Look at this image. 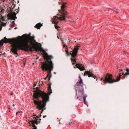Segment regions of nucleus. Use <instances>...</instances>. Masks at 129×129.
Masks as SVG:
<instances>
[{"label": "nucleus", "mask_w": 129, "mask_h": 129, "mask_svg": "<svg viewBox=\"0 0 129 129\" xmlns=\"http://www.w3.org/2000/svg\"><path fill=\"white\" fill-rule=\"evenodd\" d=\"M22 37L25 38V41L23 42H21V37L19 36L16 38H13L12 39H7L6 37L0 41V46L3 45V43H12L11 51L15 54H17V51L18 49H22L25 51H29L32 52L34 49L36 51H42L43 53V55L44 56V53L48 54L46 51L42 48L41 47L37 46L29 45L28 43H29L30 40L28 35H23Z\"/></svg>", "instance_id": "nucleus-1"}, {"label": "nucleus", "mask_w": 129, "mask_h": 129, "mask_svg": "<svg viewBox=\"0 0 129 129\" xmlns=\"http://www.w3.org/2000/svg\"><path fill=\"white\" fill-rule=\"evenodd\" d=\"M36 85V84H34L33 89L36 90L34 91L35 93L33 95L34 99H38L39 97H41L43 99V102L39 100L37 101L33 99L34 103L37 106V108H39V110H40L42 109L41 113H42L43 110L46 109L45 106L46 103L49 101V96L48 95L44 92H43L40 90L38 89V87H37L36 88H34L35 86Z\"/></svg>", "instance_id": "nucleus-2"}, {"label": "nucleus", "mask_w": 129, "mask_h": 129, "mask_svg": "<svg viewBox=\"0 0 129 129\" xmlns=\"http://www.w3.org/2000/svg\"><path fill=\"white\" fill-rule=\"evenodd\" d=\"M43 57L44 59L46 60L44 62H41L42 64L41 68L43 70L47 71L48 73L44 79H46L47 77H49L48 80L49 81L52 77L51 72L54 67V64L51 60L53 57L52 56L46 53L44 54Z\"/></svg>", "instance_id": "nucleus-3"}, {"label": "nucleus", "mask_w": 129, "mask_h": 129, "mask_svg": "<svg viewBox=\"0 0 129 129\" xmlns=\"http://www.w3.org/2000/svg\"><path fill=\"white\" fill-rule=\"evenodd\" d=\"M66 6L65 5L64 3L63 4L61 7L62 12H61V14L60 15V17H57L56 16H54L52 19V23H54L55 24H57L58 23V20H65L66 19V17L65 16L67 15L68 12H67L64 11Z\"/></svg>", "instance_id": "nucleus-4"}, {"label": "nucleus", "mask_w": 129, "mask_h": 129, "mask_svg": "<svg viewBox=\"0 0 129 129\" xmlns=\"http://www.w3.org/2000/svg\"><path fill=\"white\" fill-rule=\"evenodd\" d=\"M80 46H76L73 49L72 51H71L70 53L68 52V49L66 50V53L68 55H69L70 54L71 56V60L73 65L75 64L76 62V57L77 55L78 49Z\"/></svg>", "instance_id": "nucleus-5"}, {"label": "nucleus", "mask_w": 129, "mask_h": 129, "mask_svg": "<svg viewBox=\"0 0 129 129\" xmlns=\"http://www.w3.org/2000/svg\"><path fill=\"white\" fill-rule=\"evenodd\" d=\"M120 70L121 71H123L122 74L120 73L119 74V76H118L117 78L115 80L114 79V83L115 82H118L120 80L121 76L122 75H123L124 76V78L127 77V76L129 75V69L127 68L125 70H122L121 69Z\"/></svg>", "instance_id": "nucleus-6"}, {"label": "nucleus", "mask_w": 129, "mask_h": 129, "mask_svg": "<svg viewBox=\"0 0 129 129\" xmlns=\"http://www.w3.org/2000/svg\"><path fill=\"white\" fill-rule=\"evenodd\" d=\"M112 75L107 74L105 76H104V79L103 81H105L104 83H108L112 84L114 83V79H113Z\"/></svg>", "instance_id": "nucleus-7"}, {"label": "nucleus", "mask_w": 129, "mask_h": 129, "mask_svg": "<svg viewBox=\"0 0 129 129\" xmlns=\"http://www.w3.org/2000/svg\"><path fill=\"white\" fill-rule=\"evenodd\" d=\"M16 13L14 12L13 13L10 12L8 15V19H9L15 20L17 18L16 16Z\"/></svg>", "instance_id": "nucleus-8"}, {"label": "nucleus", "mask_w": 129, "mask_h": 129, "mask_svg": "<svg viewBox=\"0 0 129 129\" xmlns=\"http://www.w3.org/2000/svg\"><path fill=\"white\" fill-rule=\"evenodd\" d=\"M28 36L29 39L30 40L29 43H30L32 45L36 46L35 44L33 43V42H35V43L38 44V43L34 39L35 37L34 36L32 37L30 35H28ZM38 45H37V46Z\"/></svg>", "instance_id": "nucleus-9"}, {"label": "nucleus", "mask_w": 129, "mask_h": 129, "mask_svg": "<svg viewBox=\"0 0 129 129\" xmlns=\"http://www.w3.org/2000/svg\"><path fill=\"white\" fill-rule=\"evenodd\" d=\"M85 75H88V77H91L93 78L94 79H95L96 78V76L94 75V74L88 71H86L84 74V76H85Z\"/></svg>", "instance_id": "nucleus-10"}, {"label": "nucleus", "mask_w": 129, "mask_h": 129, "mask_svg": "<svg viewBox=\"0 0 129 129\" xmlns=\"http://www.w3.org/2000/svg\"><path fill=\"white\" fill-rule=\"evenodd\" d=\"M76 63V62L75 63ZM75 64L76 65H75V66L74 67V68H76V67H77V68H78L80 71H83L84 70H85L84 67H81L82 65V64H81L80 63V64L79 63H75Z\"/></svg>", "instance_id": "nucleus-11"}, {"label": "nucleus", "mask_w": 129, "mask_h": 129, "mask_svg": "<svg viewBox=\"0 0 129 129\" xmlns=\"http://www.w3.org/2000/svg\"><path fill=\"white\" fill-rule=\"evenodd\" d=\"M79 78H80V81H79V82H77L76 84V85H80L81 86H82L83 85V84L82 80L80 76H79Z\"/></svg>", "instance_id": "nucleus-12"}, {"label": "nucleus", "mask_w": 129, "mask_h": 129, "mask_svg": "<svg viewBox=\"0 0 129 129\" xmlns=\"http://www.w3.org/2000/svg\"><path fill=\"white\" fill-rule=\"evenodd\" d=\"M1 16H2L1 15ZM4 20V17H1L0 16V22H1V23H2L3 25H5L6 24V23H3V21ZM2 28V27L0 25V31L1 30Z\"/></svg>", "instance_id": "nucleus-13"}, {"label": "nucleus", "mask_w": 129, "mask_h": 129, "mask_svg": "<svg viewBox=\"0 0 129 129\" xmlns=\"http://www.w3.org/2000/svg\"><path fill=\"white\" fill-rule=\"evenodd\" d=\"M37 117H34V118L36 120H32L31 121H29V123L30 124V122H31L32 123V124H37L38 123V122L37 120V119H38V118H39V117L38 116H36Z\"/></svg>", "instance_id": "nucleus-14"}, {"label": "nucleus", "mask_w": 129, "mask_h": 129, "mask_svg": "<svg viewBox=\"0 0 129 129\" xmlns=\"http://www.w3.org/2000/svg\"><path fill=\"white\" fill-rule=\"evenodd\" d=\"M42 26V24L39 23H38L35 26V27L36 28H38L40 29V27Z\"/></svg>", "instance_id": "nucleus-15"}, {"label": "nucleus", "mask_w": 129, "mask_h": 129, "mask_svg": "<svg viewBox=\"0 0 129 129\" xmlns=\"http://www.w3.org/2000/svg\"><path fill=\"white\" fill-rule=\"evenodd\" d=\"M62 43L64 44L63 45L64 47H66V48H67V46L66 45L67 43V39H65L64 41H63L62 40Z\"/></svg>", "instance_id": "nucleus-16"}, {"label": "nucleus", "mask_w": 129, "mask_h": 129, "mask_svg": "<svg viewBox=\"0 0 129 129\" xmlns=\"http://www.w3.org/2000/svg\"><path fill=\"white\" fill-rule=\"evenodd\" d=\"M48 92H50V93H49V94H50L52 93V90L51 89V85H49L48 86Z\"/></svg>", "instance_id": "nucleus-17"}, {"label": "nucleus", "mask_w": 129, "mask_h": 129, "mask_svg": "<svg viewBox=\"0 0 129 129\" xmlns=\"http://www.w3.org/2000/svg\"><path fill=\"white\" fill-rule=\"evenodd\" d=\"M83 98L84 101V103L86 105L88 106V105L87 104V103L86 101V98L87 97V96L86 95L85 96H83Z\"/></svg>", "instance_id": "nucleus-18"}, {"label": "nucleus", "mask_w": 129, "mask_h": 129, "mask_svg": "<svg viewBox=\"0 0 129 129\" xmlns=\"http://www.w3.org/2000/svg\"><path fill=\"white\" fill-rule=\"evenodd\" d=\"M57 24H55V28L56 29H57V30H58V28H59L60 27L59 26H57Z\"/></svg>", "instance_id": "nucleus-19"}, {"label": "nucleus", "mask_w": 129, "mask_h": 129, "mask_svg": "<svg viewBox=\"0 0 129 129\" xmlns=\"http://www.w3.org/2000/svg\"><path fill=\"white\" fill-rule=\"evenodd\" d=\"M30 126H32L33 127H34V128H37V127L36 126V125H35V124H33L32 125H31V124H30Z\"/></svg>", "instance_id": "nucleus-20"}, {"label": "nucleus", "mask_w": 129, "mask_h": 129, "mask_svg": "<svg viewBox=\"0 0 129 129\" xmlns=\"http://www.w3.org/2000/svg\"><path fill=\"white\" fill-rule=\"evenodd\" d=\"M43 81H42V83H41V82H39V85H40V84H41V85H42L43 84Z\"/></svg>", "instance_id": "nucleus-21"}, {"label": "nucleus", "mask_w": 129, "mask_h": 129, "mask_svg": "<svg viewBox=\"0 0 129 129\" xmlns=\"http://www.w3.org/2000/svg\"><path fill=\"white\" fill-rule=\"evenodd\" d=\"M33 115L34 117H37V116L34 114H33Z\"/></svg>", "instance_id": "nucleus-22"}, {"label": "nucleus", "mask_w": 129, "mask_h": 129, "mask_svg": "<svg viewBox=\"0 0 129 129\" xmlns=\"http://www.w3.org/2000/svg\"><path fill=\"white\" fill-rule=\"evenodd\" d=\"M79 92H81L82 94H83V92L82 91H81V90H79Z\"/></svg>", "instance_id": "nucleus-23"}, {"label": "nucleus", "mask_w": 129, "mask_h": 129, "mask_svg": "<svg viewBox=\"0 0 129 129\" xmlns=\"http://www.w3.org/2000/svg\"><path fill=\"white\" fill-rule=\"evenodd\" d=\"M119 11L118 9V10H117L116 11V12L117 13H119Z\"/></svg>", "instance_id": "nucleus-24"}, {"label": "nucleus", "mask_w": 129, "mask_h": 129, "mask_svg": "<svg viewBox=\"0 0 129 129\" xmlns=\"http://www.w3.org/2000/svg\"><path fill=\"white\" fill-rule=\"evenodd\" d=\"M104 79V78H102L101 79V81H102V80H103Z\"/></svg>", "instance_id": "nucleus-25"}, {"label": "nucleus", "mask_w": 129, "mask_h": 129, "mask_svg": "<svg viewBox=\"0 0 129 129\" xmlns=\"http://www.w3.org/2000/svg\"><path fill=\"white\" fill-rule=\"evenodd\" d=\"M14 25H13V24L11 25V26L12 27H14Z\"/></svg>", "instance_id": "nucleus-26"}, {"label": "nucleus", "mask_w": 129, "mask_h": 129, "mask_svg": "<svg viewBox=\"0 0 129 129\" xmlns=\"http://www.w3.org/2000/svg\"><path fill=\"white\" fill-rule=\"evenodd\" d=\"M12 23H13V25H14L15 24V23H14V21H13L12 22Z\"/></svg>", "instance_id": "nucleus-27"}, {"label": "nucleus", "mask_w": 129, "mask_h": 129, "mask_svg": "<svg viewBox=\"0 0 129 129\" xmlns=\"http://www.w3.org/2000/svg\"><path fill=\"white\" fill-rule=\"evenodd\" d=\"M46 117V116H44L43 117L44 118H45V117Z\"/></svg>", "instance_id": "nucleus-28"}, {"label": "nucleus", "mask_w": 129, "mask_h": 129, "mask_svg": "<svg viewBox=\"0 0 129 129\" xmlns=\"http://www.w3.org/2000/svg\"><path fill=\"white\" fill-rule=\"evenodd\" d=\"M19 112H17V113H16V115H17V113H19Z\"/></svg>", "instance_id": "nucleus-29"}, {"label": "nucleus", "mask_w": 129, "mask_h": 129, "mask_svg": "<svg viewBox=\"0 0 129 129\" xmlns=\"http://www.w3.org/2000/svg\"><path fill=\"white\" fill-rule=\"evenodd\" d=\"M13 93L11 92V95H13Z\"/></svg>", "instance_id": "nucleus-30"}, {"label": "nucleus", "mask_w": 129, "mask_h": 129, "mask_svg": "<svg viewBox=\"0 0 129 129\" xmlns=\"http://www.w3.org/2000/svg\"><path fill=\"white\" fill-rule=\"evenodd\" d=\"M33 129H37L36 128H33Z\"/></svg>", "instance_id": "nucleus-31"}, {"label": "nucleus", "mask_w": 129, "mask_h": 129, "mask_svg": "<svg viewBox=\"0 0 129 129\" xmlns=\"http://www.w3.org/2000/svg\"><path fill=\"white\" fill-rule=\"evenodd\" d=\"M12 105L13 106H15V105H14V104H13V105Z\"/></svg>", "instance_id": "nucleus-32"}, {"label": "nucleus", "mask_w": 129, "mask_h": 129, "mask_svg": "<svg viewBox=\"0 0 129 129\" xmlns=\"http://www.w3.org/2000/svg\"><path fill=\"white\" fill-rule=\"evenodd\" d=\"M59 12H60L61 11H60V10H59Z\"/></svg>", "instance_id": "nucleus-33"}, {"label": "nucleus", "mask_w": 129, "mask_h": 129, "mask_svg": "<svg viewBox=\"0 0 129 129\" xmlns=\"http://www.w3.org/2000/svg\"><path fill=\"white\" fill-rule=\"evenodd\" d=\"M40 120H41V119H39Z\"/></svg>", "instance_id": "nucleus-34"}, {"label": "nucleus", "mask_w": 129, "mask_h": 129, "mask_svg": "<svg viewBox=\"0 0 129 129\" xmlns=\"http://www.w3.org/2000/svg\"><path fill=\"white\" fill-rule=\"evenodd\" d=\"M59 15V14H58L57 15Z\"/></svg>", "instance_id": "nucleus-35"}]
</instances>
